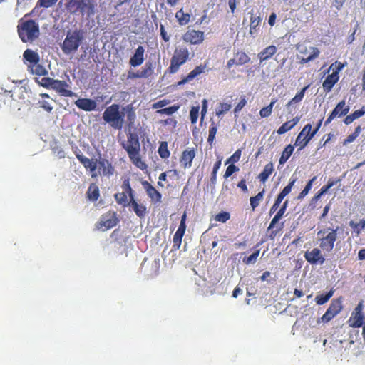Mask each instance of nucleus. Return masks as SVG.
<instances>
[{
    "label": "nucleus",
    "mask_w": 365,
    "mask_h": 365,
    "mask_svg": "<svg viewBox=\"0 0 365 365\" xmlns=\"http://www.w3.org/2000/svg\"><path fill=\"white\" fill-rule=\"evenodd\" d=\"M52 89L61 96L73 97L76 96V93L70 89V85L65 81L55 79Z\"/></svg>",
    "instance_id": "4468645a"
},
{
    "label": "nucleus",
    "mask_w": 365,
    "mask_h": 365,
    "mask_svg": "<svg viewBox=\"0 0 365 365\" xmlns=\"http://www.w3.org/2000/svg\"><path fill=\"white\" fill-rule=\"evenodd\" d=\"M76 157L84 168L91 173L92 178L97 177V173H96V170L97 168V160H94L93 159L88 158L83 155L80 150L76 153Z\"/></svg>",
    "instance_id": "ddd939ff"
},
{
    "label": "nucleus",
    "mask_w": 365,
    "mask_h": 365,
    "mask_svg": "<svg viewBox=\"0 0 365 365\" xmlns=\"http://www.w3.org/2000/svg\"><path fill=\"white\" fill-rule=\"evenodd\" d=\"M84 39V33L82 30L76 29L68 31L61 45L63 53L68 55L75 53Z\"/></svg>",
    "instance_id": "423d86ee"
},
{
    "label": "nucleus",
    "mask_w": 365,
    "mask_h": 365,
    "mask_svg": "<svg viewBox=\"0 0 365 365\" xmlns=\"http://www.w3.org/2000/svg\"><path fill=\"white\" fill-rule=\"evenodd\" d=\"M273 164L272 163H267L262 172L261 173H259V176H258V178L259 179V180L262 182H264L267 181V180L268 179V178L269 177V175L272 173L273 172Z\"/></svg>",
    "instance_id": "f704fd0d"
},
{
    "label": "nucleus",
    "mask_w": 365,
    "mask_h": 365,
    "mask_svg": "<svg viewBox=\"0 0 365 365\" xmlns=\"http://www.w3.org/2000/svg\"><path fill=\"white\" fill-rule=\"evenodd\" d=\"M312 53L306 58L307 61L309 62L317 58L319 55V50L317 47H312Z\"/></svg>",
    "instance_id": "69168bd1"
},
{
    "label": "nucleus",
    "mask_w": 365,
    "mask_h": 365,
    "mask_svg": "<svg viewBox=\"0 0 365 365\" xmlns=\"http://www.w3.org/2000/svg\"><path fill=\"white\" fill-rule=\"evenodd\" d=\"M158 152L161 158L166 159L169 158L170 153L168 148V143L165 141L161 142Z\"/></svg>",
    "instance_id": "79ce46f5"
},
{
    "label": "nucleus",
    "mask_w": 365,
    "mask_h": 365,
    "mask_svg": "<svg viewBox=\"0 0 365 365\" xmlns=\"http://www.w3.org/2000/svg\"><path fill=\"white\" fill-rule=\"evenodd\" d=\"M334 294V290L331 289L324 294H319L315 297L316 303L318 305H322L327 303Z\"/></svg>",
    "instance_id": "4c0bfd02"
},
{
    "label": "nucleus",
    "mask_w": 365,
    "mask_h": 365,
    "mask_svg": "<svg viewBox=\"0 0 365 365\" xmlns=\"http://www.w3.org/2000/svg\"><path fill=\"white\" fill-rule=\"evenodd\" d=\"M261 21L262 19L259 16H255L252 14L250 24V34L251 36H255L258 33Z\"/></svg>",
    "instance_id": "cd10ccee"
},
{
    "label": "nucleus",
    "mask_w": 365,
    "mask_h": 365,
    "mask_svg": "<svg viewBox=\"0 0 365 365\" xmlns=\"http://www.w3.org/2000/svg\"><path fill=\"white\" fill-rule=\"evenodd\" d=\"M185 235L184 232L176 231L174 236H173V247L174 250H178L181 245L182 243V239L183 235Z\"/></svg>",
    "instance_id": "de8ad7c7"
},
{
    "label": "nucleus",
    "mask_w": 365,
    "mask_h": 365,
    "mask_svg": "<svg viewBox=\"0 0 365 365\" xmlns=\"http://www.w3.org/2000/svg\"><path fill=\"white\" fill-rule=\"evenodd\" d=\"M349 111V106L346 105L345 101H341L337 103L332 112L324 122V125H327L336 116L341 117L346 115Z\"/></svg>",
    "instance_id": "f8f14e48"
},
{
    "label": "nucleus",
    "mask_w": 365,
    "mask_h": 365,
    "mask_svg": "<svg viewBox=\"0 0 365 365\" xmlns=\"http://www.w3.org/2000/svg\"><path fill=\"white\" fill-rule=\"evenodd\" d=\"M294 149V146L292 145H288L285 147L279 160L280 165L284 164L288 160L293 153Z\"/></svg>",
    "instance_id": "c9c22d12"
},
{
    "label": "nucleus",
    "mask_w": 365,
    "mask_h": 365,
    "mask_svg": "<svg viewBox=\"0 0 365 365\" xmlns=\"http://www.w3.org/2000/svg\"><path fill=\"white\" fill-rule=\"evenodd\" d=\"M235 58L237 61V66L244 65L250 60V58L243 51H238L235 54Z\"/></svg>",
    "instance_id": "a19ab883"
},
{
    "label": "nucleus",
    "mask_w": 365,
    "mask_h": 365,
    "mask_svg": "<svg viewBox=\"0 0 365 365\" xmlns=\"http://www.w3.org/2000/svg\"><path fill=\"white\" fill-rule=\"evenodd\" d=\"M306 261L312 265H322L325 262V258L322 253V250L314 247L312 250H307L304 255Z\"/></svg>",
    "instance_id": "6e6552de"
},
{
    "label": "nucleus",
    "mask_w": 365,
    "mask_h": 365,
    "mask_svg": "<svg viewBox=\"0 0 365 365\" xmlns=\"http://www.w3.org/2000/svg\"><path fill=\"white\" fill-rule=\"evenodd\" d=\"M127 194L125 192L116 193L114 197L117 203L124 206L128 205Z\"/></svg>",
    "instance_id": "09e8293b"
},
{
    "label": "nucleus",
    "mask_w": 365,
    "mask_h": 365,
    "mask_svg": "<svg viewBox=\"0 0 365 365\" xmlns=\"http://www.w3.org/2000/svg\"><path fill=\"white\" fill-rule=\"evenodd\" d=\"M87 198L92 201L96 202L100 197V191L99 188L95 183H91L87 190L86 192Z\"/></svg>",
    "instance_id": "c85d7f7f"
},
{
    "label": "nucleus",
    "mask_w": 365,
    "mask_h": 365,
    "mask_svg": "<svg viewBox=\"0 0 365 365\" xmlns=\"http://www.w3.org/2000/svg\"><path fill=\"white\" fill-rule=\"evenodd\" d=\"M30 14H25L19 21L17 26L19 36L24 43L34 41L40 34L38 24L32 19H25Z\"/></svg>",
    "instance_id": "f03ea898"
},
{
    "label": "nucleus",
    "mask_w": 365,
    "mask_h": 365,
    "mask_svg": "<svg viewBox=\"0 0 365 365\" xmlns=\"http://www.w3.org/2000/svg\"><path fill=\"white\" fill-rule=\"evenodd\" d=\"M241 157V150L240 149L237 150L225 162V164L231 163L234 164L237 163Z\"/></svg>",
    "instance_id": "bf43d9fd"
},
{
    "label": "nucleus",
    "mask_w": 365,
    "mask_h": 365,
    "mask_svg": "<svg viewBox=\"0 0 365 365\" xmlns=\"http://www.w3.org/2000/svg\"><path fill=\"white\" fill-rule=\"evenodd\" d=\"M344 66V65L341 62L336 61L330 66L329 69L333 70L332 73H336V76H339V73L343 69Z\"/></svg>",
    "instance_id": "680f3d73"
},
{
    "label": "nucleus",
    "mask_w": 365,
    "mask_h": 365,
    "mask_svg": "<svg viewBox=\"0 0 365 365\" xmlns=\"http://www.w3.org/2000/svg\"><path fill=\"white\" fill-rule=\"evenodd\" d=\"M122 148L126 151L130 162L141 170L148 168L147 164L142 160L140 155V144L138 135L135 133L127 134V140L121 144Z\"/></svg>",
    "instance_id": "f257e3e1"
},
{
    "label": "nucleus",
    "mask_w": 365,
    "mask_h": 365,
    "mask_svg": "<svg viewBox=\"0 0 365 365\" xmlns=\"http://www.w3.org/2000/svg\"><path fill=\"white\" fill-rule=\"evenodd\" d=\"M220 108L216 111V115L217 116L222 115L224 113L228 111L231 108V104L227 103H220Z\"/></svg>",
    "instance_id": "e2e57ef3"
},
{
    "label": "nucleus",
    "mask_w": 365,
    "mask_h": 365,
    "mask_svg": "<svg viewBox=\"0 0 365 365\" xmlns=\"http://www.w3.org/2000/svg\"><path fill=\"white\" fill-rule=\"evenodd\" d=\"M190 51L187 46H179L174 50L170 58V63L167 68V73L174 74L177 73L180 66L185 64L190 59Z\"/></svg>",
    "instance_id": "39448f33"
},
{
    "label": "nucleus",
    "mask_w": 365,
    "mask_h": 365,
    "mask_svg": "<svg viewBox=\"0 0 365 365\" xmlns=\"http://www.w3.org/2000/svg\"><path fill=\"white\" fill-rule=\"evenodd\" d=\"M337 230L331 227H326L319 230L317 236L320 249L324 252H330L334 247L337 240Z\"/></svg>",
    "instance_id": "20e7f679"
},
{
    "label": "nucleus",
    "mask_w": 365,
    "mask_h": 365,
    "mask_svg": "<svg viewBox=\"0 0 365 365\" xmlns=\"http://www.w3.org/2000/svg\"><path fill=\"white\" fill-rule=\"evenodd\" d=\"M309 87V85H307L305 87H304L299 92H298L296 94V96L293 98H292L288 102V103L287 104V106L289 107L294 103H299V102L302 101V100L303 99V98L304 96L305 91L308 89Z\"/></svg>",
    "instance_id": "ea45409f"
},
{
    "label": "nucleus",
    "mask_w": 365,
    "mask_h": 365,
    "mask_svg": "<svg viewBox=\"0 0 365 365\" xmlns=\"http://www.w3.org/2000/svg\"><path fill=\"white\" fill-rule=\"evenodd\" d=\"M118 219L115 212H107L103 215L99 222L96 225L98 230H106L117 225Z\"/></svg>",
    "instance_id": "1a4fd4ad"
},
{
    "label": "nucleus",
    "mask_w": 365,
    "mask_h": 365,
    "mask_svg": "<svg viewBox=\"0 0 365 365\" xmlns=\"http://www.w3.org/2000/svg\"><path fill=\"white\" fill-rule=\"evenodd\" d=\"M58 0H38L36 7L49 8L56 4Z\"/></svg>",
    "instance_id": "4d7b16f0"
},
{
    "label": "nucleus",
    "mask_w": 365,
    "mask_h": 365,
    "mask_svg": "<svg viewBox=\"0 0 365 365\" xmlns=\"http://www.w3.org/2000/svg\"><path fill=\"white\" fill-rule=\"evenodd\" d=\"M217 131V124L214 121H211L210 128H209V135L207 138L208 143L212 145L213 143V141L215 138V135Z\"/></svg>",
    "instance_id": "c03bdc74"
},
{
    "label": "nucleus",
    "mask_w": 365,
    "mask_h": 365,
    "mask_svg": "<svg viewBox=\"0 0 365 365\" xmlns=\"http://www.w3.org/2000/svg\"><path fill=\"white\" fill-rule=\"evenodd\" d=\"M299 121V117H295L293 119L284 123L277 130V133L279 135H282L293 128Z\"/></svg>",
    "instance_id": "bb28decb"
},
{
    "label": "nucleus",
    "mask_w": 365,
    "mask_h": 365,
    "mask_svg": "<svg viewBox=\"0 0 365 365\" xmlns=\"http://www.w3.org/2000/svg\"><path fill=\"white\" fill-rule=\"evenodd\" d=\"M75 105L84 111H92L96 110L97 104L96 102L91 98H78L74 102Z\"/></svg>",
    "instance_id": "a211bd4d"
},
{
    "label": "nucleus",
    "mask_w": 365,
    "mask_h": 365,
    "mask_svg": "<svg viewBox=\"0 0 365 365\" xmlns=\"http://www.w3.org/2000/svg\"><path fill=\"white\" fill-rule=\"evenodd\" d=\"M339 76L336 73L328 75L322 83V87L326 93L331 91L333 86L338 82Z\"/></svg>",
    "instance_id": "5701e85b"
},
{
    "label": "nucleus",
    "mask_w": 365,
    "mask_h": 365,
    "mask_svg": "<svg viewBox=\"0 0 365 365\" xmlns=\"http://www.w3.org/2000/svg\"><path fill=\"white\" fill-rule=\"evenodd\" d=\"M360 132H361V127L359 125L355 128V130L353 133H351L346 139H344L343 144L344 145H346L354 141V140L359 136Z\"/></svg>",
    "instance_id": "3c124183"
},
{
    "label": "nucleus",
    "mask_w": 365,
    "mask_h": 365,
    "mask_svg": "<svg viewBox=\"0 0 365 365\" xmlns=\"http://www.w3.org/2000/svg\"><path fill=\"white\" fill-rule=\"evenodd\" d=\"M221 162H222V159L220 158L214 164V166H213V168H212V174H211V179H210V180H211V182L212 183H215V181H216L217 173V171H218V170L220 169V168L221 166Z\"/></svg>",
    "instance_id": "6e6d98bb"
},
{
    "label": "nucleus",
    "mask_w": 365,
    "mask_h": 365,
    "mask_svg": "<svg viewBox=\"0 0 365 365\" xmlns=\"http://www.w3.org/2000/svg\"><path fill=\"white\" fill-rule=\"evenodd\" d=\"M190 14L188 13H185L182 9L178 11L175 14V18L177 19L178 22L180 26H185L187 24L190 20Z\"/></svg>",
    "instance_id": "72a5a7b5"
},
{
    "label": "nucleus",
    "mask_w": 365,
    "mask_h": 365,
    "mask_svg": "<svg viewBox=\"0 0 365 365\" xmlns=\"http://www.w3.org/2000/svg\"><path fill=\"white\" fill-rule=\"evenodd\" d=\"M260 250H256L251 255L243 259V262L246 264H254L256 262L257 259L259 255Z\"/></svg>",
    "instance_id": "864d4df0"
},
{
    "label": "nucleus",
    "mask_w": 365,
    "mask_h": 365,
    "mask_svg": "<svg viewBox=\"0 0 365 365\" xmlns=\"http://www.w3.org/2000/svg\"><path fill=\"white\" fill-rule=\"evenodd\" d=\"M239 168L235 165L234 164H230L227 166L225 173L224 174V178H227L230 177L234 173L237 172Z\"/></svg>",
    "instance_id": "052dcab7"
},
{
    "label": "nucleus",
    "mask_w": 365,
    "mask_h": 365,
    "mask_svg": "<svg viewBox=\"0 0 365 365\" xmlns=\"http://www.w3.org/2000/svg\"><path fill=\"white\" fill-rule=\"evenodd\" d=\"M170 101L166 99L160 100L159 101H157L154 103L152 106L153 108L157 109V108H163L164 106H167Z\"/></svg>",
    "instance_id": "774afa93"
},
{
    "label": "nucleus",
    "mask_w": 365,
    "mask_h": 365,
    "mask_svg": "<svg viewBox=\"0 0 365 365\" xmlns=\"http://www.w3.org/2000/svg\"><path fill=\"white\" fill-rule=\"evenodd\" d=\"M124 117V113L120 111V106L116 103L107 107L103 113V120L118 130L123 127Z\"/></svg>",
    "instance_id": "7ed1b4c3"
},
{
    "label": "nucleus",
    "mask_w": 365,
    "mask_h": 365,
    "mask_svg": "<svg viewBox=\"0 0 365 365\" xmlns=\"http://www.w3.org/2000/svg\"><path fill=\"white\" fill-rule=\"evenodd\" d=\"M349 327L352 328H359L364 324V314H358L351 313L348 321Z\"/></svg>",
    "instance_id": "c756f323"
},
{
    "label": "nucleus",
    "mask_w": 365,
    "mask_h": 365,
    "mask_svg": "<svg viewBox=\"0 0 365 365\" xmlns=\"http://www.w3.org/2000/svg\"><path fill=\"white\" fill-rule=\"evenodd\" d=\"M154 68V63L151 61H147L141 70L139 71L141 78H146L152 76Z\"/></svg>",
    "instance_id": "7c9ffc66"
},
{
    "label": "nucleus",
    "mask_w": 365,
    "mask_h": 365,
    "mask_svg": "<svg viewBox=\"0 0 365 365\" xmlns=\"http://www.w3.org/2000/svg\"><path fill=\"white\" fill-rule=\"evenodd\" d=\"M40 96L41 99L38 102L39 107L48 113H51L53 107L52 106L53 100L51 98L50 96L48 93H41Z\"/></svg>",
    "instance_id": "4be33fe9"
},
{
    "label": "nucleus",
    "mask_w": 365,
    "mask_h": 365,
    "mask_svg": "<svg viewBox=\"0 0 365 365\" xmlns=\"http://www.w3.org/2000/svg\"><path fill=\"white\" fill-rule=\"evenodd\" d=\"M195 148H187L182 151L180 158V162L183 168H187L192 166V160L195 158Z\"/></svg>",
    "instance_id": "dca6fc26"
},
{
    "label": "nucleus",
    "mask_w": 365,
    "mask_h": 365,
    "mask_svg": "<svg viewBox=\"0 0 365 365\" xmlns=\"http://www.w3.org/2000/svg\"><path fill=\"white\" fill-rule=\"evenodd\" d=\"M288 205V201L286 200L283 205L281 206L279 210L277 211V214L274 215V217L272 218L267 230L268 231L273 229L275 225L279 222V220L283 217L284 215L287 207Z\"/></svg>",
    "instance_id": "a878e982"
},
{
    "label": "nucleus",
    "mask_w": 365,
    "mask_h": 365,
    "mask_svg": "<svg viewBox=\"0 0 365 365\" xmlns=\"http://www.w3.org/2000/svg\"><path fill=\"white\" fill-rule=\"evenodd\" d=\"M317 176H314L312 179H310L302 191L297 196L298 200H302L309 193L312 187L313 182L316 180Z\"/></svg>",
    "instance_id": "37998d69"
},
{
    "label": "nucleus",
    "mask_w": 365,
    "mask_h": 365,
    "mask_svg": "<svg viewBox=\"0 0 365 365\" xmlns=\"http://www.w3.org/2000/svg\"><path fill=\"white\" fill-rule=\"evenodd\" d=\"M182 40L192 45L201 44L205 38L203 31L195 29H189L182 35Z\"/></svg>",
    "instance_id": "9d476101"
},
{
    "label": "nucleus",
    "mask_w": 365,
    "mask_h": 365,
    "mask_svg": "<svg viewBox=\"0 0 365 365\" xmlns=\"http://www.w3.org/2000/svg\"><path fill=\"white\" fill-rule=\"evenodd\" d=\"M349 225L353 229L354 232L358 235L365 227V220L362 219L359 222L351 220Z\"/></svg>",
    "instance_id": "49530a36"
},
{
    "label": "nucleus",
    "mask_w": 365,
    "mask_h": 365,
    "mask_svg": "<svg viewBox=\"0 0 365 365\" xmlns=\"http://www.w3.org/2000/svg\"><path fill=\"white\" fill-rule=\"evenodd\" d=\"M99 173L104 176L113 175L115 173V168L111 163L106 159L101 158L98 160Z\"/></svg>",
    "instance_id": "6ab92c4d"
},
{
    "label": "nucleus",
    "mask_w": 365,
    "mask_h": 365,
    "mask_svg": "<svg viewBox=\"0 0 365 365\" xmlns=\"http://www.w3.org/2000/svg\"><path fill=\"white\" fill-rule=\"evenodd\" d=\"M122 189L123 190V192H125L128 193L130 199L131 197H134V192L133 189L131 188V186L130 185L129 179H125L122 184L121 186Z\"/></svg>",
    "instance_id": "5fc2aeb1"
},
{
    "label": "nucleus",
    "mask_w": 365,
    "mask_h": 365,
    "mask_svg": "<svg viewBox=\"0 0 365 365\" xmlns=\"http://www.w3.org/2000/svg\"><path fill=\"white\" fill-rule=\"evenodd\" d=\"M28 67L30 69V71L32 74L42 76H45L48 74V71L46 70V68L43 66L39 64L38 63L29 65Z\"/></svg>",
    "instance_id": "2f4dec72"
},
{
    "label": "nucleus",
    "mask_w": 365,
    "mask_h": 365,
    "mask_svg": "<svg viewBox=\"0 0 365 365\" xmlns=\"http://www.w3.org/2000/svg\"><path fill=\"white\" fill-rule=\"evenodd\" d=\"M247 104V99L246 97L242 96L240 98V102L237 104V106L234 108V113H239Z\"/></svg>",
    "instance_id": "0e129e2a"
},
{
    "label": "nucleus",
    "mask_w": 365,
    "mask_h": 365,
    "mask_svg": "<svg viewBox=\"0 0 365 365\" xmlns=\"http://www.w3.org/2000/svg\"><path fill=\"white\" fill-rule=\"evenodd\" d=\"M342 299L341 297L331 301L329 308L321 318L322 322H329L342 310Z\"/></svg>",
    "instance_id": "0eeeda50"
},
{
    "label": "nucleus",
    "mask_w": 365,
    "mask_h": 365,
    "mask_svg": "<svg viewBox=\"0 0 365 365\" xmlns=\"http://www.w3.org/2000/svg\"><path fill=\"white\" fill-rule=\"evenodd\" d=\"M143 186L145 190L147 195L155 202H160L161 201L162 195L148 182H143Z\"/></svg>",
    "instance_id": "412c9836"
},
{
    "label": "nucleus",
    "mask_w": 365,
    "mask_h": 365,
    "mask_svg": "<svg viewBox=\"0 0 365 365\" xmlns=\"http://www.w3.org/2000/svg\"><path fill=\"white\" fill-rule=\"evenodd\" d=\"M55 79L49 77H43L41 80L36 78L35 81L46 88H52Z\"/></svg>",
    "instance_id": "a18cd8bd"
},
{
    "label": "nucleus",
    "mask_w": 365,
    "mask_h": 365,
    "mask_svg": "<svg viewBox=\"0 0 365 365\" xmlns=\"http://www.w3.org/2000/svg\"><path fill=\"white\" fill-rule=\"evenodd\" d=\"M264 194V190L263 189L257 195L250 198V205L253 211L259 206V202L263 199Z\"/></svg>",
    "instance_id": "58836bf2"
},
{
    "label": "nucleus",
    "mask_w": 365,
    "mask_h": 365,
    "mask_svg": "<svg viewBox=\"0 0 365 365\" xmlns=\"http://www.w3.org/2000/svg\"><path fill=\"white\" fill-rule=\"evenodd\" d=\"M138 217L140 218L143 217L146 214V207L143 205H139L134 199L131 197L128 202Z\"/></svg>",
    "instance_id": "393cba45"
},
{
    "label": "nucleus",
    "mask_w": 365,
    "mask_h": 365,
    "mask_svg": "<svg viewBox=\"0 0 365 365\" xmlns=\"http://www.w3.org/2000/svg\"><path fill=\"white\" fill-rule=\"evenodd\" d=\"M86 7L88 4L85 0H69L66 5L67 9L73 14L80 13L84 15Z\"/></svg>",
    "instance_id": "2eb2a0df"
},
{
    "label": "nucleus",
    "mask_w": 365,
    "mask_h": 365,
    "mask_svg": "<svg viewBox=\"0 0 365 365\" xmlns=\"http://www.w3.org/2000/svg\"><path fill=\"white\" fill-rule=\"evenodd\" d=\"M199 106H192L190 111V118L192 124H195L197 123L198 116H199Z\"/></svg>",
    "instance_id": "603ef678"
},
{
    "label": "nucleus",
    "mask_w": 365,
    "mask_h": 365,
    "mask_svg": "<svg viewBox=\"0 0 365 365\" xmlns=\"http://www.w3.org/2000/svg\"><path fill=\"white\" fill-rule=\"evenodd\" d=\"M277 52V47L274 45H271L263 49L260 53H258V58L260 62L266 61L269 60L272 56Z\"/></svg>",
    "instance_id": "b1692460"
},
{
    "label": "nucleus",
    "mask_w": 365,
    "mask_h": 365,
    "mask_svg": "<svg viewBox=\"0 0 365 365\" xmlns=\"http://www.w3.org/2000/svg\"><path fill=\"white\" fill-rule=\"evenodd\" d=\"M207 68V64H200L197 66L192 71H191L186 76H185L182 80L178 82V86L184 85L195 78L197 77L199 75L205 73Z\"/></svg>",
    "instance_id": "f3484780"
},
{
    "label": "nucleus",
    "mask_w": 365,
    "mask_h": 365,
    "mask_svg": "<svg viewBox=\"0 0 365 365\" xmlns=\"http://www.w3.org/2000/svg\"><path fill=\"white\" fill-rule=\"evenodd\" d=\"M296 181L297 178L291 179L289 184L286 187H284L281 192H282L287 196L291 192L292 188L294 186Z\"/></svg>",
    "instance_id": "338daca9"
},
{
    "label": "nucleus",
    "mask_w": 365,
    "mask_h": 365,
    "mask_svg": "<svg viewBox=\"0 0 365 365\" xmlns=\"http://www.w3.org/2000/svg\"><path fill=\"white\" fill-rule=\"evenodd\" d=\"M145 48L142 46H138L135 49V53L131 56L129 64L133 67L140 66L144 61Z\"/></svg>",
    "instance_id": "aec40b11"
},
{
    "label": "nucleus",
    "mask_w": 365,
    "mask_h": 365,
    "mask_svg": "<svg viewBox=\"0 0 365 365\" xmlns=\"http://www.w3.org/2000/svg\"><path fill=\"white\" fill-rule=\"evenodd\" d=\"M23 56L25 60L30 63V65L38 63L40 61L38 54L30 49H26L24 52Z\"/></svg>",
    "instance_id": "473e14b6"
},
{
    "label": "nucleus",
    "mask_w": 365,
    "mask_h": 365,
    "mask_svg": "<svg viewBox=\"0 0 365 365\" xmlns=\"http://www.w3.org/2000/svg\"><path fill=\"white\" fill-rule=\"evenodd\" d=\"M312 135V125L307 124L299 133L295 141V145L299 146V150L304 149L313 137Z\"/></svg>",
    "instance_id": "9b49d317"
},
{
    "label": "nucleus",
    "mask_w": 365,
    "mask_h": 365,
    "mask_svg": "<svg viewBox=\"0 0 365 365\" xmlns=\"http://www.w3.org/2000/svg\"><path fill=\"white\" fill-rule=\"evenodd\" d=\"M230 218L228 212L222 211L215 215V220L220 222H226Z\"/></svg>",
    "instance_id": "13d9d810"
},
{
    "label": "nucleus",
    "mask_w": 365,
    "mask_h": 365,
    "mask_svg": "<svg viewBox=\"0 0 365 365\" xmlns=\"http://www.w3.org/2000/svg\"><path fill=\"white\" fill-rule=\"evenodd\" d=\"M277 101V98L272 99L271 103L268 106L262 108L259 110V115L261 118H267L272 114L273 106Z\"/></svg>",
    "instance_id": "e433bc0d"
},
{
    "label": "nucleus",
    "mask_w": 365,
    "mask_h": 365,
    "mask_svg": "<svg viewBox=\"0 0 365 365\" xmlns=\"http://www.w3.org/2000/svg\"><path fill=\"white\" fill-rule=\"evenodd\" d=\"M179 108H180V106L178 105H174V106H170L168 108L158 110L156 111V113L158 114H160V115L165 114L168 115H170L173 114L174 113H175L179 109Z\"/></svg>",
    "instance_id": "8fccbe9b"
}]
</instances>
